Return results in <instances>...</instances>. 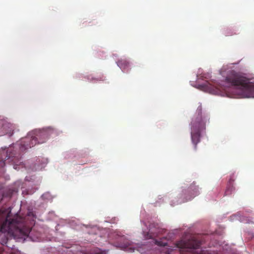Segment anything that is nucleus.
Returning <instances> with one entry per match:
<instances>
[{"label": "nucleus", "mask_w": 254, "mask_h": 254, "mask_svg": "<svg viewBox=\"0 0 254 254\" xmlns=\"http://www.w3.org/2000/svg\"><path fill=\"white\" fill-rule=\"evenodd\" d=\"M13 254V253H12V254Z\"/></svg>", "instance_id": "nucleus-17"}, {"label": "nucleus", "mask_w": 254, "mask_h": 254, "mask_svg": "<svg viewBox=\"0 0 254 254\" xmlns=\"http://www.w3.org/2000/svg\"><path fill=\"white\" fill-rule=\"evenodd\" d=\"M156 244L160 246H165L167 245V243L162 242L161 241H156Z\"/></svg>", "instance_id": "nucleus-11"}, {"label": "nucleus", "mask_w": 254, "mask_h": 254, "mask_svg": "<svg viewBox=\"0 0 254 254\" xmlns=\"http://www.w3.org/2000/svg\"><path fill=\"white\" fill-rule=\"evenodd\" d=\"M200 245V242L194 237H192L187 241H181L177 244L178 248L186 250L187 251L189 250L192 251L197 249Z\"/></svg>", "instance_id": "nucleus-4"}, {"label": "nucleus", "mask_w": 254, "mask_h": 254, "mask_svg": "<svg viewBox=\"0 0 254 254\" xmlns=\"http://www.w3.org/2000/svg\"><path fill=\"white\" fill-rule=\"evenodd\" d=\"M233 190V187L230 185H228L227 187L226 190L225 192V195H228L230 194Z\"/></svg>", "instance_id": "nucleus-10"}, {"label": "nucleus", "mask_w": 254, "mask_h": 254, "mask_svg": "<svg viewBox=\"0 0 254 254\" xmlns=\"http://www.w3.org/2000/svg\"><path fill=\"white\" fill-rule=\"evenodd\" d=\"M118 65L123 70H125L129 66V63L126 60H121L118 61Z\"/></svg>", "instance_id": "nucleus-7"}, {"label": "nucleus", "mask_w": 254, "mask_h": 254, "mask_svg": "<svg viewBox=\"0 0 254 254\" xmlns=\"http://www.w3.org/2000/svg\"><path fill=\"white\" fill-rule=\"evenodd\" d=\"M202 107L200 105L197 109V115L194 117L191 122V137L192 143L200 141V133L205 130L206 119L201 115Z\"/></svg>", "instance_id": "nucleus-3"}, {"label": "nucleus", "mask_w": 254, "mask_h": 254, "mask_svg": "<svg viewBox=\"0 0 254 254\" xmlns=\"http://www.w3.org/2000/svg\"><path fill=\"white\" fill-rule=\"evenodd\" d=\"M129 243L128 242H127L126 243L124 244H121L119 247L122 250L125 251H130V252H133L134 250L132 249L131 248L129 247Z\"/></svg>", "instance_id": "nucleus-8"}, {"label": "nucleus", "mask_w": 254, "mask_h": 254, "mask_svg": "<svg viewBox=\"0 0 254 254\" xmlns=\"http://www.w3.org/2000/svg\"><path fill=\"white\" fill-rule=\"evenodd\" d=\"M43 131H44V132H46V133H51L52 134H56L57 133V131L53 127H45V128H44L43 129Z\"/></svg>", "instance_id": "nucleus-9"}, {"label": "nucleus", "mask_w": 254, "mask_h": 254, "mask_svg": "<svg viewBox=\"0 0 254 254\" xmlns=\"http://www.w3.org/2000/svg\"><path fill=\"white\" fill-rule=\"evenodd\" d=\"M43 160H44V163L47 162V160L46 159H43Z\"/></svg>", "instance_id": "nucleus-15"}, {"label": "nucleus", "mask_w": 254, "mask_h": 254, "mask_svg": "<svg viewBox=\"0 0 254 254\" xmlns=\"http://www.w3.org/2000/svg\"><path fill=\"white\" fill-rule=\"evenodd\" d=\"M189 191L191 193V197L189 199L193 198L199 194L198 187L195 185V183H192L189 188Z\"/></svg>", "instance_id": "nucleus-6"}, {"label": "nucleus", "mask_w": 254, "mask_h": 254, "mask_svg": "<svg viewBox=\"0 0 254 254\" xmlns=\"http://www.w3.org/2000/svg\"><path fill=\"white\" fill-rule=\"evenodd\" d=\"M230 86L238 87L241 90L240 98H254V83L250 81L245 73L230 70L225 78Z\"/></svg>", "instance_id": "nucleus-2"}, {"label": "nucleus", "mask_w": 254, "mask_h": 254, "mask_svg": "<svg viewBox=\"0 0 254 254\" xmlns=\"http://www.w3.org/2000/svg\"><path fill=\"white\" fill-rule=\"evenodd\" d=\"M154 226V224H151L150 226L149 232L147 233V238L152 239L154 237H157L159 234L162 232V230L159 229L158 227L152 226Z\"/></svg>", "instance_id": "nucleus-5"}, {"label": "nucleus", "mask_w": 254, "mask_h": 254, "mask_svg": "<svg viewBox=\"0 0 254 254\" xmlns=\"http://www.w3.org/2000/svg\"><path fill=\"white\" fill-rule=\"evenodd\" d=\"M31 214V215L32 216H33V214L32 212H29V214H28V216H30Z\"/></svg>", "instance_id": "nucleus-13"}, {"label": "nucleus", "mask_w": 254, "mask_h": 254, "mask_svg": "<svg viewBox=\"0 0 254 254\" xmlns=\"http://www.w3.org/2000/svg\"><path fill=\"white\" fill-rule=\"evenodd\" d=\"M33 134V132H29L27 135V138H32V140H34Z\"/></svg>", "instance_id": "nucleus-12"}, {"label": "nucleus", "mask_w": 254, "mask_h": 254, "mask_svg": "<svg viewBox=\"0 0 254 254\" xmlns=\"http://www.w3.org/2000/svg\"><path fill=\"white\" fill-rule=\"evenodd\" d=\"M31 231V228L25 222V219L18 215L12 217L10 208L0 209V244L9 245V238L24 239ZM3 249L0 247V254Z\"/></svg>", "instance_id": "nucleus-1"}, {"label": "nucleus", "mask_w": 254, "mask_h": 254, "mask_svg": "<svg viewBox=\"0 0 254 254\" xmlns=\"http://www.w3.org/2000/svg\"><path fill=\"white\" fill-rule=\"evenodd\" d=\"M11 157H12V156H11V155H10V154H9V156H8V158H7V159H10Z\"/></svg>", "instance_id": "nucleus-14"}, {"label": "nucleus", "mask_w": 254, "mask_h": 254, "mask_svg": "<svg viewBox=\"0 0 254 254\" xmlns=\"http://www.w3.org/2000/svg\"><path fill=\"white\" fill-rule=\"evenodd\" d=\"M8 196H9V197H11V193H10V194H9Z\"/></svg>", "instance_id": "nucleus-16"}]
</instances>
